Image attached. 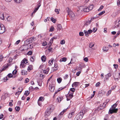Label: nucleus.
Returning <instances> with one entry per match:
<instances>
[{
    "label": "nucleus",
    "mask_w": 120,
    "mask_h": 120,
    "mask_svg": "<svg viewBox=\"0 0 120 120\" xmlns=\"http://www.w3.org/2000/svg\"><path fill=\"white\" fill-rule=\"evenodd\" d=\"M104 6L102 5H101L99 9H98V11H100L103 8Z\"/></svg>",
    "instance_id": "nucleus-40"
},
{
    "label": "nucleus",
    "mask_w": 120,
    "mask_h": 120,
    "mask_svg": "<svg viewBox=\"0 0 120 120\" xmlns=\"http://www.w3.org/2000/svg\"><path fill=\"white\" fill-rule=\"evenodd\" d=\"M49 71V69H47L43 71V72L45 74H47L48 73Z\"/></svg>",
    "instance_id": "nucleus-26"
},
{
    "label": "nucleus",
    "mask_w": 120,
    "mask_h": 120,
    "mask_svg": "<svg viewBox=\"0 0 120 120\" xmlns=\"http://www.w3.org/2000/svg\"><path fill=\"white\" fill-rule=\"evenodd\" d=\"M85 112L81 110L80 112L76 115L74 120H80L82 118Z\"/></svg>",
    "instance_id": "nucleus-2"
},
{
    "label": "nucleus",
    "mask_w": 120,
    "mask_h": 120,
    "mask_svg": "<svg viewBox=\"0 0 120 120\" xmlns=\"http://www.w3.org/2000/svg\"><path fill=\"white\" fill-rule=\"evenodd\" d=\"M28 60L27 59L24 58L22 60L20 66L21 68H24L26 66V64L28 63Z\"/></svg>",
    "instance_id": "nucleus-4"
},
{
    "label": "nucleus",
    "mask_w": 120,
    "mask_h": 120,
    "mask_svg": "<svg viewBox=\"0 0 120 120\" xmlns=\"http://www.w3.org/2000/svg\"><path fill=\"white\" fill-rule=\"evenodd\" d=\"M15 77V75H7V76L3 79L4 82H6L8 79V78H14Z\"/></svg>",
    "instance_id": "nucleus-8"
},
{
    "label": "nucleus",
    "mask_w": 120,
    "mask_h": 120,
    "mask_svg": "<svg viewBox=\"0 0 120 120\" xmlns=\"http://www.w3.org/2000/svg\"><path fill=\"white\" fill-rule=\"evenodd\" d=\"M15 2L17 3H19L22 0H14Z\"/></svg>",
    "instance_id": "nucleus-54"
},
{
    "label": "nucleus",
    "mask_w": 120,
    "mask_h": 120,
    "mask_svg": "<svg viewBox=\"0 0 120 120\" xmlns=\"http://www.w3.org/2000/svg\"><path fill=\"white\" fill-rule=\"evenodd\" d=\"M114 26L116 27L117 28L119 27H120V19L119 21L118 22L117 21L116 22Z\"/></svg>",
    "instance_id": "nucleus-12"
},
{
    "label": "nucleus",
    "mask_w": 120,
    "mask_h": 120,
    "mask_svg": "<svg viewBox=\"0 0 120 120\" xmlns=\"http://www.w3.org/2000/svg\"><path fill=\"white\" fill-rule=\"evenodd\" d=\"M60 10V9H59V10L58 9H56L55 10V11L56 12H57V14H58L59 13V11Z\"/></svg>",
    "instance_id": "nucleus-59"
},
{
    "label": "nucleus",
    "mask_w": 120,
    "mask_h": 120,
    "mask_svg": "<svg viewBox=\"0 0 120 120\" xmlns=\"http://www.w3.org/2000/svg\"><path fill=\"white\" fill-rule=\"evenodd\" d=\"M62 99L63 98L62 97H59L57 98V99L58 100L59 102V101H60V102L61 101Z\"/></svg>",
    "instance_id": "nucleus-60"
},
{
    "label": "nucleus",
    "mask_w": 120,
    "mask_h": 120,
    "mask_svg": "<svg viewBox=\"0 0 120 120\" xmlns=\"http://www.w3.org/2000/svg\"><path fill=\"white\" fill-rule=\"evenodd\" d=\"M3 57L2 55H1L0 56V61H2L3 60Z\"/></svg>",
    "instance_id": "nucleus-62"
},
{
    "label": "nucleus",
    "mask_w": 120,
    "mask_h": 120,
    "mask_svg": "<svg viewBox=\"0 0 120 120\" xmlns=\"http://www.w3.org/2000/svg\"><path fill=\"white\" fill-rule=\"evenodd\" d=\"M94 7V5L93 4L90 5L89 6H88V7L90 9V10H92Z\"/></svg>",
    "instance_id": "nucleus-34"
},
{
    "label": "nucleus",
    "mask_w": 120,
    "mask_h": 120,
    "mask_svg": "<svg viewBox=\"0 0 120 120\" xmlns=\"http://www.w3.org/2000/svg\"><path fill=\"white\" fill-rule=\"evenodd\" d=\"M44 100V98L43 97H40L39 98L38 101L43 102Z\"/></svg>",
    "instance_id": "nucleus-25"
},
{
    "label": "nucleus",
    "mask_w": 120,
    "mask_h": 120,
    "mask_svg": "<svg viewBox=\"0 0 120 120\" xmlns=\"http://www.w3.org/2000/svg\"><path fill=\"white\" fill-rule=\"evenodd\" d=\"M50 111H49L47 110L45 113V118L47 117L50 115Z\"/></svg>",
    "instance_id": "nucleus-13"
},
{
    "label": "nucleus",
    "mask_w": 120,
    "mask_h": 120,
    "mask_svg": "<svg viewBox=\"0 0 120 120\" xmlns=\"http://www.w3.org/2000/svg\"><path fill=\"white\" fill-rule=\"evenodd\" d=\"M83 60L85 61H86V62H87L88 61V59L87 57H86L84 58Z\"/></svg>",
    "instance_id": "nucleus-61"
},
{
    "label": "nucleus",
    "mask_w": 120,
    "mask_h": 120,
    "mask_svg": "<svg viewBox=\"0 0 120 120\" xmlns=\"http://www.w3.org/2000/svg\"><path fill=\"white\" fill-rule=\"evenodd\" d=\"M80 84L79 82H74L72 84V86L73 87H76Z\"/></svg>",
    "instance_id": "nucleus-11"
},
{
    "label": "nucleus",
    "mask_w": 120,
    "mask_h": 120,
    "mask_svg": "<svg viewBox=\"0 0 120 120\" xmlns=\"http://www.w3.org/2000/svg\"><path fill=\"white\" fill-rule=\"evenodd\" d=\"M113 66H114V68H115V69H117V68H118V64H114L113 65Z\"/></svg>",
    "instance_id": "nucleus-53"
},
{
    "label": "nucleus",
    "mask_w": 120,
    "mask_h": 120,
    "mask_svg": "<svg viewBox=\"0 0 120 120\" xmlns=\"http://www.w3.org/2000/svg\"><path fill=\"white\" fill-rule=\"evenodd\" d=\"M21 73L22 75H25L27 74V72L25 70H22Z\"/></svg>",
    "instance_id": "nucleus-19"
},
{
    "label": "nucleus",
    "mask_w": 120,
    "mask_h": 120,
    "mask_svg": "<svg viewBox=\"0 0 120 120\" xmlns=\"http://www.w3.org/2000/svg\"><path fill=\"white\" fill-rule=\"evenodd\" d=\"M54 30V28L53 26H51L50 28V29L49 30L50 32H52Z\"/></svg>",
    "instance_id": "nucleus-33"
},
{
    "label": "nucleus",
    "mask_w": 120,
    "mask_h": 120,
    "mask_svg": "<svg viewBox=\"0 0 120 120\" xmlns=\"http://www.w3.org/2000/svg\"><path fill=\"white\" fill-rule=\"evenodd\" d=\"M67 60L66 58L65 57H63L60 59V62H65Z\"/></svg>",
    "instance_id": "nucleus-23"
},
{
    "label": "nucleus",
    "mask_w": 120,
    "mask_h": 120,
    "mask_svg": "<svg viewBox=\"0 0 120 120\" xmlns=\"http://www.w3.org/2000/svg\"><path fill=\"white\" fill-rule=\"evenodd\" d=\"M54 66L53 67V69L54 71H55L57 70L58 68V65L56 63L55 64Z\"/></svg>",
    "instance_id": "nucleus-18"
},
{
    "label": "nucleus",
    "mask_w": 120,
    "mask_h": 120,
    "mask_svg": "<svg viewBox=\"0 0 120 120\" xmlns=\"http://www.w3.org/2000/svg\"><path fill=\"white\" fill-rule=\"evenodd\" d=\"M47 43L46 42H44L42 43V45L43 46H45L47 45Z\"/></svg>",
    "instance_id": "nucleus-64"
},
{
    "label": "nucleus",
    "mask_w": 120,
    "mask_h": 120,
    "mask_svg": "<svg viewBox=\"0 0 120 120\" xmlns=\"http://www.w3.org/2000/svg\"><path fill=\"white\" fill-rule=\"evenodd\" d=\"M73 93H71V94H69V95L68 96H69V97L70 98V99H71L73 96Z\"/></svg>",
    "instance_id": "nucleus-42"
},
{
    "label": "nucleus",
    "mask_w": 120,
    "mask_h": 120,
    "mask_svg": "<svg viewBox=\"0 0 120 120\" xmlns=\"http://www.w3.org/2000/svg\"><path fill=\"white\" fill-rule=\"evenodd\" d=\"M54 60L53 58H52L50 60H49V65L51 66L52 64L53 61Z\"/></svg>",
    "instance_id": "nucleus-20"
},
{
    "label": "nucleus",
    "mask_w": 120,
    "mask_h": 120,
    "mask_svg": "<svg viewBox=\"0 0 120 120\" xmlns=\"http://www.w3.org/2000/svg\"><path fill=\"white\" fill-rule=\"evenodd\" d=\"M4 16L3 13H1L0 14V19L4 20Z\"/></svg>",
    "instance_id": "nucleus-21"
},
{
    "label": "nucleus",
    "mask_w": 120,
    "mask_h": 120,
    "mask_svg": "<svg viewBox=\"0 0 120 120\" xmlns=\"http://www.w3.org/2000/svg\"><path fill=\"white\" fill-rule=\"evenodd\" d=\"M22 86H20L18 88V91H21V92L22 90Z\"/></svg>",
    "instance_id": "nucleus-31"
},
{
    "label": "nucleus",
    "mask_w": 120,
    "mask_h": 120,
    "mask_svg": "<svg viewBox=\"0 0 120 120\" xmlns=\"http://www.w3.org/2000/svg\"><path fill=\"white\" fill-rule=\"evenodd\" d=\"M117 104L116 103L112 105L111 108L109 110L110 113L112 114L113 113H116L117 112L118 109L115 108Z\"/></svg>",
    "instance_id": "nucleus-3"
},
{
    "label": "nucleus",
    "mask_w": 120,
    "mask_h": 120,
    "mask_svg": "<svg viewBox=\"0 0 120 120\" xmlns=\"http://www.w3.org/2000/svg\"><path fill=\"white\" fill-rule=\"evenodd\" d=\"M17 72V71L15 69L12 71V73L13 75H14L16 74Z\"/></svg>",
    "instance_id": "nucleus-43"
},
{
    "label": "nucleus",
    "mask_w": 120,
    "mask_h": 120,
    "mask_svg": "<svg viewBox=\"0 0 120 120\" xmlns=\"http://www.w3.org/2000/svg\"><path fill=\"white\" fill-rule=\"evenodd\" d=\"M33 68V66L32 65H30L27 68V70L29 71L32 70Z\"/></svg>",
    "instance_id": "nucleus-22"
},
{
    "label": "nucleus",
    "mask_w": 120,
    "mask_h": 120,
    "mask_svg": "<svg viewBox=\"0 0 120 120\" xmlns=\"http://www.w3.org/2000/svg\"><path fill=\"white\" fill-rule=\"evenodd\" d=\"M21 93V91H18L16 93L15 95H19Z\"/></svg>",
    "instance_id": "nucleus-45"
},
{
    "label": "nucleus",
    "mask_w": 120,
    "mask_h": 120,
    "mask_svg": "<svg viewBox=\"0 0 120 120\" xmlns=\"http://www.w3.org/2000/svg\"><path fill=\"white\" fill-rule=\"evenodd\" d=\"M29 92L28 91H26L25 92V93H24V95H26V96H28L29 94Z\"/></svg>",
    "instance_id": "nucleus-39"
},
{
    "label": "nucleus",
    "mask_w": 120,
    "mask_h": 120,
    "mask_svg": "<svg viewBox=\"0 0 120 120\" xmlns=\"http://www.w3.org/2000/svg\"><path fill=\"white\" fill-rule=\"evenodd\" d=\"M64 88H63L62 87H61L59 88L58 89V91L55 92L54 94H55V95H56V94L57 93H58L59 91H60L61 90L63 89Z\"/></svg>",
    "instance_id": "nucleus-36"
},
{
    "label": "nucleus",
    "mask_w": 120,
    "mask_h": 120,
    "mask_svg": "<svg viewBox=\"0 0 120 120\" xmlns=\"http://www.w3.org/2000/svg\"><path fill=\"white\" fill-rule=\"evenodd\" d=\"M117 5L119 6H120V0H118L117 1Z\"/></svg>",
    "instance_id": "nucleus-57"
},
{
    "label": "nucleus",
    "mask_w": 120,
    "mask_h": 120,
    "mask_svg": "<svg viewBox=\"0 0 120 120\" xmlns=\"http://www.w3.org/2000/svg\"><path fill=\"white\" fill-rule=\"evenodd\" d=\"M109 75H105V80H107L108 79H109V77H110V75H109Z\"/></svg>",
    "instance_id": "nucleus-49"
},
{
    "label": "nucleus",
    "mask_w": 120,
    "mask_h": 120,
    "mask_svg": "<svg viewBox=\"0 0 120 120\" xmlns=\"http://www.w3.org/2000/svg\"><path fill=\"white\" fill-rule=\"evenodd\" d=\"M50 18L49 17H47V18L46 19H45L44 20V21L45 22H46L47 21H49V20L50 19Z\"/></svg>",
    "instance_id": "nucleus-44"
},
{
    "label": "nucleus",
    "mask_w": 120,
    "mask_h": 120,
    "mask_svg": "<svg viewBox=\"0 0 120 120\" xmlns=\"http://www.w3.org/2000/svg\"><path fill=\"white\" fill-rule=\"evenodd\" d=\"M8 67V65L4 66L3 68L2 69V70H1V72L2 71L4 70H5L6 68H7Z\"/></svg>",
    "instance_id": "nucleus-35"
},
{
    "label": "nucleus",
    "mask_w": 120,
    "mask_h": 120,
    "mask_svg": "<svg viewBox=\"0 0 120 120\" xmlns=\"http://www.w3.org/2000/svg\"><path fill=\"white\" fill-rule=\"evenodd\" d=\"M53 42L52 41H51L50 40L48 44V45H49L50 46H51V45H52Z\"/></svg>",
    "instance_id": "nucleus-56"
},
{
    "label": "nucleus",
    "mask_w": 120,
    "mask_h": 120,
    "mask_svg": "<svg viewBox=\"0 0 120 120\" xmlns=\"http://www.w3.org/2000/svg\"><path fill=\"white\" fill-rule=\"evenodd\" d=\"M105 13V11H102L100 12L99 14L98 15L99 16H101L103 14Z\"/></svg>",
    "instance_id": "nucleus-41"
},
{
    "label": "nucleus",
    "mask_w": 120,
    "mask_h": 120,
    "mask_svg": "<svg viewBox=\"0 0 120 120\" xmlns=\"http://www.w3.org/2000/svg\"><path fill=\"white\" fill-rule=\"evenodd\" d=\"M15 110L17 111H19L20 109V108L19 107H16L15 108Z\"/></svg>",
    "instance_id": "nucleus-46"
},
{
    "label": "nucleus",
    "mask_w": 120,
    "mask_h": 120,
    "mask_svg": "<svg viewBox=\"0 0 120 120\" xmlns=\"http://www.w3.org/2000/svg\"><path fill=\"white\" fill-rule=\"evenodd\" d=\"M79 35L80 36H83L84 35V33L82 32H80L79 33Z\"/></svg>",
    "instance_id": "nucleus-63"
},
{
    "label": "nucleus",
    "mask_w": 120,
    "mask_h": 120,
    "mask_svg": "<svg viewBox=\"0 0 120 120\" xmlns=\"http://www.w3.org/2000/svg\"><path fill=\"white\" fill-rule=\"evenodd\" d=\"M39 79L40 80L42 79L44 77V75H39Z\"/></svg>",
    "instance_id": "nucleus-47"
},
{
    "label": "nucleus",
    "mask_w": 120,
    "mask_h": 120,
    "mask_svg": "<svg viewBox=\"0 0 120 120\" xmlns=\"http://www.w3.org/2000/svg\"><path fill=\"white\" fill-rule=\"evenodd\" d=\"M34 88L33 86H31L29 88V90L31 91H33V90H34Z\"/></svg>",
    "instance_id": "nucleus-48"
},
{
    "label": "nucleus",
    "mask_w": 120,
    "mask_h": 120,
    "mask_svg": "<svg viewBox=\"0 0 120 120\" xmlns=\"http://www.w3.org/2000/svg\"><path fill=\"white\" fill-rule=\"evenodd\" d=\"M49 88L51 91L52 92H53L54 89V85L52 84H49Z\"/></svg>",
    "instance_id": "nucleus-10"
},
{
    "label": "nucleus",
    "mask_w": 120,
    "mask_h": 120,
    "mask_svg": "<svg viewBox=\"0 0 120 120\" xmlns=\"http://www.w3.org/2000/svg\"><path fill=\"white\" fill-rule=\"evenodd\" d=\"M74 114V112L72 111L70 112L68 114V117L69 118H71Z\"/></svg>",
    "instance_id": "nucleus-14"
},
{
    "label": "nucleus",
    "mask_w": 120,
    "mask_h": 120,
    "mask_svg": "<svg viewBox=\"0 0 120 120\" xmlns=\"http://www.w3.org/2000/svg\"><path fill=\"white\" fill-rule=\"evenodd\" d=\"M94 45V43H90L89 44V46L90 48H92Z\"/></svg>",
    "instance_id": "nucleus-30"
},
{
    "label": "nucleus",
    "mask_w": 120,
    "mask_h": 120,
    "mask_svg": "<svg viewBox=\"0 0 120 120\" xmlns=\"http://www.w3.org/2000/svg\"><path fill=\"white\" fill-rule=\"evenodd\" d=\"M85 67V64H84L81 63L79 65V68L80 69H82Z\"/></svg>",
    "instance_id": "nucleus-16"
},
{
    "label": "nucleus",
    "mask_w": 120,
    "mask_h": 120,
    "mask_svg": "<svg viewBox=\"0 0 120 120\" xmlns=\"http://www.w3.org/2000/svg\"><path fill=\"white\" fill-rule=\"evenodd\" d=\"M7 19L8 21H10L12 19V17L10 16H9L7 18Z\"/></svg>",
    "instance_id": "nucleus-38"
},
{
    "label": "nucleus",
    "mask_w": 120,
    "mask_h": 120,
    "mask_svg": "<svg viewBox=\"0 0 120 120\" xmlns=\"http://www.w3.org/2000/svg\"><path fill=\"white\" fill-rule=\"evenodd\" d=\"M35 57L34 56L31 57L30 59V60L32 62H33L35 59Z\"/></svg>",
    "instance_id": "nucleus-29"
},
{
    "label": "nucleus",
    "mask_w": 120,
    "mask_h": 120,
    "mask_svg": "<svg viewBox=\"0 0 120 120\" xmlns=\"http://www.w3.org/2000/svg\"><path fill=\"white\" fill-rule=\"evenodd\" d=\"M61 78L60 77L58 78L57 79V81L58 83H60L62 81Z\"/></svg>",
    "instance_id": "nucleus-32"
},
{
    "label": "nucleus",
    "mask_w": 120,
    "mask_h": 120,
    "mask_svg": "<svg viewBox=\"0 0 120 120\" xmlns=\"http://www.w3.org/2000/svg\"><path fill=\"white\" fill-rule=\"evenodd\" d=\"M62 28V26L61 24H58L57 25V29L58 30H61Z\"/></svg>",
    "instance_id": "nucleus-27"
},
{
    "label": "nucleus",
    "mask_w": 120,
    "mask_h": 120,
    "mask_svg": "<svg viewBox=\"0 0 120 120\" xmlns=\"http://www.w3.org/2000/svg\"><path fill=\"white\" fill-rule=\"evenodd\" d=\"M29 81V79L27 78H26L25 80V83H28Z\"/></svg>",
    "instance_id": "nucleus-51"
},
{
    "label": "nucleus",
    "mask_w": 120,
    "mask_h": 120,
    "mask_svg": "<svg viewBox=\"0 0 120 120\" xmlns=\"http://www.w3.org/2000/svg\"><path fill=\"white\" fill-rule=\"evenodd\" d=\"M100 84V82H98L96 83V84H95V86L96 87L99 86Z\"/></svg>",
    "instance_id": "nucleus-55"
},
{
    "label": "nucleus",
    "mask_w": 120,
    "mask_h": 120,
    "mask_svg": "<svg viewBox=\"0 0 120 120\" xmlns=\"http://www.w3.org/2000/svg\"><path fill=\"white\" fill-rule=\"evenodd\" d=\"M32 52L31 51H30L28 52L27 53V54L28 55H32Z\"/></svg>",
    "instance_id": "nucleus-52"
},
{
    "label": "nucleus",
    "mask_w": 120,
    "mask_h": 120,
    "mask_svg": "<svg viewBox=\"0 0 120 120\" xmlns=\"http://www.w3.org/2000/svg\"><path fill=\"white\" fill-rule=\"evenodd\" d=\"M65 41L64 40H62L60 42V44L63 45L65 43Z\"/></svg>",
    "instance_id": "nucleus-58"
},
{
    "label": "nucleus",
    "mask_w": 120,
    "mask_h": 120,
    "mask_svg": "<svg viewBox=\"0 0 120 120\" xmlns=\"http://www.w3.org/2000/svg\"><path fill=\"white\" fill-rule=\"evenodd\" d=\"M5 28L4 26L1 24L0 25V34H3L5 32Z\"/></svg>",
    "instance_id": "nucleus-5"
},
{
    "label": "nucleus",
    "mask_w": 120,
    "mask_h": 120,
    "mask_svg": "<svg viewBox=\"0 0 120 120\" xmlns=\"http://www.w3.org/2000/svg\"><path fill=\"white\" fill-rule=\"evenodd\" d=\"M51 20L54 23H55L56 22V20L55 19L53 18L52 17H51Z\"/></svg>",
    "instance_id": "nucleus-37"
},
{
    "label": "nucleus",
    "mask_w": 120,
    "mask_h": 120,
    "mask_svg": "<svg viewBox=\"0 0 120 120\" xmlns=\"http://www.w3.org/2000/svg\"><path fill=\"white\" fill-rule=\"evenodd\" d=\"M67 13L68 14L69 16L72 20H74L75 18V16L74 14L67 7L66 9Z\"/></svg>",
    "instance_id": "nucleus-1"
},
{
    "label": "nucleus",
    "mask_w": 120,
    "mask_h": 120,
    "mask_svg": "<svg viewBox=\"0 0 120 120\" xmlns=\"http://www.w3.org/2000/svg\"><path fill=\"white\" fill-rule=\"evenodd\" d=\"M41 59L42 61L43 62H45L46 60V56L44 55L42 56L41 57Z\"/></svg>",
    "instance_id": "nucleus-17"
},
{
    "label": "nucleus",
    "mask_w": 120,
    "mask_h": 120,
    "mask_svg": "<svg viewBox=\"0 0 120 120\" xmlns=\"http://www.w3.org/2000/svg\"><path fill=\"white\" fill-rule=\"evenodd\" d=\"M90 10V9L88 7H87L86 6L84 7L83 8V11L84 12H88Z\"/></svg>",
    "instance_id": "nucleus-15"
},
{
    "label": "nucleus",
    "mask_w": 120,
    "mask_h": 120,
    "mask_svg": "<svg viewBox=\"0 0 120 120\" xmlns=\"http://www.w3.org/2000/svg\"><path fill=\"white\" fill-rule=\"evenodd\" d=\"M91 22L90 20L87 21H86V23L84 25L85 26H87Z\"/></svg>",
    "instance_id": "nucleus-28"
},
{
    "label": "nucleus",
    "mask_w": 120,
    "mask_h": 120,
    "mask_svg": "<svg viewBox=\"0 0 120 120\" xmlns=\"http://www.w3.org/2000/svg\"><path fill=\"white\" fill-rule=\"evenodd\" d=\"M92 32V30H88L87 31L86 30H84V33L85 34L86 36L88 37L89 36L88 34H90Z\"/></svg>",
    "instance_id": "nucleus-7"
},
{
    "label": "nucleus",
    "mask_w": 120,
    "mask_h": 120,
    "mask_svg": "<svg viewBox=\"0 0 120 120\" xmlns=\"http://www.w3.org/2000/svg\"><path fill=\"white\" fill-rule=\"evenodd\" d=\"M35 38L34 37H32L29 39L27 40H26V41H25V42L26 43V41H27V43L28 44H29L30 43H31L33 41H34V39Z\"/></svg>",
    "instance_id": "nucleus-6"
},
{
    "label": "nucleus",
    "mask_w": 120,
    "mask_h": 120,
    "mask_svg": "<svg viewBox=\"0 0 120 120\" xmlns=\"http://www.w3.org/2000/svg\"><path fill=\"white\" fill-rule=\"evenodd\" d=\"M103 50L105 52H106L109 50V48L105 47H104L103 49Z\"/></svg>",
    "instance_id": "nucleus-24"
},
{
    "label": "nucleus",
    "mask_w": 120,
    "mask_h": 120,
    "mask_svg": "<svg viewBox=\"0 0 120 120\" xmlns=\"http://www.w3.org/2000/svg\"><path fill=\"white\" fill-rule=\"evenodd\" d=\"M54 109V106L52 105H51L48 107L47 110L51 112Z\"/></svg>",
    "instance_id": "nucleus-9"
},
{
    "label": "nucleus",
    "mask_w": 120,
    "mask_h": 120,
    "mask_svg": "<svg viewBox=\"0 0 120 120\" xmlns=\"http://www.w3.org/2000/svg\"><path fill=\"white\" fill-rule=\"evenodd\" d=\"M41 102H42L41 101H38V105L39 106H41L42 105V103H41Z\"/></svg>",
    "instance_id": "nucleus-50"
}]
</instances>
